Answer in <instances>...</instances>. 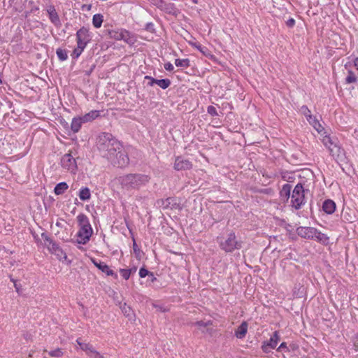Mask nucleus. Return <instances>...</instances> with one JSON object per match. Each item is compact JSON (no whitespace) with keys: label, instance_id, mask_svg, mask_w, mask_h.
Here are the masks:
<instances>
[{"label":"nucleus","instance_id":"f257e3e1","mask_svg":"<svg viewBox=\"0 0 358 358\" xmlns=\"http://www.w3.org/2000/svg\"><path fill=\"white\" fill-rule=\"evenodd\" d=\"M99 154L113 166L123 168L128 166L129 159L121 143L110 133L103 132L96 138Z\"/></svg>","mask_w":358,"mask_h":358},{"label":"nucleus","instance_id":"f03ea898","mask_svg":"<svg viewBox=\"0 0 358 358\" xmlns=\"http://www.w3.org/2000/svg\"><path fill=\"white\" fill-rule=\"evenodd\" d=\"M151 177L144 173H128L120 176L117 181L121 185L122 189L131 192L132 190H139L145 187L150 181Z\"/></svg>","mask_w":358,"mask_h":358},{"label":"nucleus","instance_id":"7ed1b4c3","mask_svg":"<svg viewBox=\"0 0 358 358\" xmlns=\"http://www.w3.org/2000/svg\"><path fill=\"white\" fill-rule=\"evenodd\" d=\"M77 221L80 229L76 235V243L85 245L89 242L93 234L92 228L88 217L83 213H80L77 216Z\"/></svg>","mask_w":358,"mask_h":358},{"label":"nucleus","instance_id":"20e7f679","mask_svg":"<svg viewBox=\"0 0 358 358\" xmlns=\"http://www.w3.org/2000/svg\"><path fill=\"white\" fill-rule=\"evenodd\" d=\"M305 189L301 183H298L294 188L291 196V204L296 210H299L305 204Z\"/></svg>","mask_w":358,"mask_h":358},{"label":"nucleus","instance_id":"39448f33","mask_svg":"<svg viewBox=\"0 0 358 358\" xmlns=\"http://www.w3.org/2000/svg\"><path fill=\"white\" fill-rule=\"evenodd\" d=\"M41 237L44 241V245L52 253L56 255L59 260L66 259V255L59 245L53 241V240L48 236L45 233L41 234Z\"/></svg>","mask_w":358,"mask_h":358},{"label":"nucleus","instance_id":"423d86ee","mask_svg":"<svg viewBox=\"0 0 358 358\" xmlns=\"http://www.w3.org/2000/svg\"><path fill=\"white\" fill-rule=\"evenodd\" d=\"M219 243L220 248L226 252H232L242 248V242L236 240L234 232L230 233L226 240L221 241Z\"/></svg>","mask_w":358,"mask_h":358},{"label":"nucleus","instance_id":"0eeeda50","mask_svg":"<svg viewBox=\"0 0 358 358\" xmlns=\"http://www.w3.org/2000/svg\"><path fill=\"white\" fill-rule=\"evenodd\" d=\"M91 41V36L90 34L89 29L83 27L76 33L77 44L86 47Z\"/></svg>","mask_w":358,"mask_h":358},{"label":"nucleus","instance_id":"6e6552de","mask_svg":"<svg viewBox=\"0 0 358 358\" xmlns=\"http://www.w3.org/2000/svg\"><path fill=\"white\" fill-rule=\"evenodd\" d=\"M61 165L71 172H74L77 169L76 159L70 153L66 154L62 157Z\"/></svg>","mask_w":358,"mask_h":358},{"label":"nucleus","instance_id":"1a4fd4ad","mask_svg":"<svg viewBox=\"0 0 358 358\" xmlns=\"http://www.w3.org/2000/svg\"><path fill=\"white\" fill-rule=\"evenodd\" d=\"M173 168L176 171H187L192 168V162L182 156H178L175 159Z\"/></svg>","mask_w":358,"mask_h":358},{"label":"nucleus","instance_id":"9d476101","mask_svg":"<svg viewBox=\"0 0 358 358\" xmlns=\"http://www.w3.org/2000/svg\"><path fill=\"white\" fill-rule=\"evenodd\" d=\"M316 229L314 227H299L296 229V234L303 238L314 239L315 236Z\"/></svg>","mask_w":358,"mask_h":358},{"label":"nucleus","instance_id":"9b49d317","mask_svg":"<svg viewBox=\"0 0 358 358\" xmlns=\"http://www.w3.org/2000/svg\"><path fill=\"white\" fill-rule=\"evenodd\" d=\"M280 339L278 331H275L273 332L271 338L268 342H264L262 346V349L264 352H268V348L275 349L277 346L278 342Z\"/></svg>","mask_w":358,"mask_h":358},{"label":"nucleus","instance_id":"f8f14e48","mask_svg":"<svg viewBox=\"0 0 358 358\" xmlns=\"http://www.w3.org/2000/svg\"><path fill=\"white\" fill-rule=\"evenodd\" d=\"M92 261L96 267H97L102 272L105 273L107 275L113 276L115 279L117 278V275L104 262L96 261V259H92Z\"/></svg>","mask_w":358,"mask_h":358},{"label":"nucleus","instance_id":"ddd939ff","mask_svg":"<svg viewBox=\"0 0 358 358\" xmlns=\"http://www.w3.org/2000/svg\"><path fill=\"white\" fill-rule=\"evenodd\" d=\"M161 203L163 209H171L176 210L180 208V205L176 202V199L173 197H169L166 199H162L158 201V203Z\"/></svg>","mask_w":358,"mask_h":358},{"label":"nucleus","instance_id":"4468645a","mask_svg":"<svg viewBox=\"0 0 358 358\" xmlns=\"http://www.w3.org/2000/svg\"><path fill=\"white\" fill-rule=\"evenodd\" d=\"M47 12L48 13L49 18L52 23H53L57 27L61 25V22L59 15L54 6H49L47 9Z\"/></svg>","mask_w":358,"mask_h":358},{"label":"nucleus","instance_id":"2eb2a0df","mask_svg":"<svg viewBox=\"0 0 358 358\" xmlns=\"http://www.w3.org/2000/svg\"><path fill=\"white\" fill-rule=\"evenodd\" d=\"M76 342L78 345L80 346V348L83 351H85L87 354L90 355L91 357L92 356H94L95 353L97 352L96 350H94L92 345H90V343L82 342L80 338H78L76 340Z\"/></svg>","mask_w":358,"mask_h":358},{"label":"nucleus","instance_id":"dca6fc26","mask_svg":"<svg viewBox=\"0 0 358 358\" xmlns=\"http://www.w3.org/2000/svg\"><path fill=\"white\" fill-rule=\"evenodd\" d=\"M322 209L326 213L331 215L336 210V203L331 199H327L323 202Z\"/></svg>","mask_w":358,"mask_h":358},{"label":"nucleus","instance_id":"f3484780","mask_svg":"<svg viewBox=\"0 0 358 358\" xmlns=\"http://www.w3.org/2000/svg\"><path fill=\"white\" fill-rule=\"evenodd\" d=\"M213 324V322L211 320H208L207 322H203L202 320L197 321L194 323H193V325L198 327L202 333L208 332L210 334H212L213 329H207L205 330L204 329L208 326H210Z\"/></svg>","mask_w":358,"mask_h":358},{"label":"nucleus","instance_id":"a211bd4d","mask_svg":"<svg viewBox=\"0 0 358 358\" xmlns=\"http://www.w3.org/2000/svg\"><path fill=\"white\" fill-rule=\"evenodd\" d=\"M99 116V110H91L90 112L86 113L85 115L81 116L80 119H82L83 123H85L95 120Z\"/></svg>","mask_w":358,"mask_h":358},{"label":"nucleus","instance_id":"6ab92c4d","mask_svg":"<svg viewBox=\"0 0 358 358\" xmlns=\"http://www.w3.org/2000/svg\"><path fill=\"white\" fill-rule=\"evenodd\" d=\"M292 190V185L286 183L283 185L281 190L280 191V197L283 198L285 201H288L290 197Z\"/></svg>","mask_w":358,"mask_h":358},{"label":"nucleus","instance_id":"aec40b11","mask_svg":"<svg viewBox=\"0 0 358 358\" xmlns=\"http://www.w3.org/2000/svg\"><path fill=\"white\" fill-rule=\"evenodd\" d=\"M83 124L82 119H80V116L76 117L73 118L71 124V129L73 131V133H77L81 128L82 124Z\"/></svg>","mask_w":358,"mask_h":358},{"label":"nucleus","instance_id":"412c9836","mask_svg":"<svg viewBox=\"0 0 358 358\" xmlns=\"http://www.w3.org/2000/svg\"><path fill=\"white\" fill-rule=\"evenodd\" d=\"M248 331V324L245 322H243L235 331V335L238 338H243L245 336Z\"/></svg>","mask_w":358,"mask_h":358},{"label":"nucleus","instance_id":"4be33fe9","mask_svg":"<svg viewBox=\"0 0 358 358\" xmlns=\"http://www.w3.org/2000/svg\"><path fill=\"white\" fill-rule=\"evenodd\" d=\"M314 239L324 245H327L329 243V237L325 234L322 233L317 229H316L315 236H314Z\"/></svg>","mask_w":358,"mask_h":358},{"label":"nucleus","instance_id":"5701e85b","mask_svg":"<svg viewBox=\"0 0 358 358\" xmlns=\"http://www.w3.org/2000/svg\"><path fill=\"white\" fill-rule=\"evenodd\" d=\"M69 185L65 182L58 183L54 189V192L56 195H61L68 189Z\"/></svg>","mask_w":358,"mask_h":358},{"label":"nucleus","instance_id":"b1692460","mask_svg":"<svg viewBox=\"0 0 358 358\" xmlns=\"http://www.w3.org/2000/svg\"><path fill=\"white\" fill-rule=\"evenodd\" d=\"M310 124H311L317 131V132L320 133L322 130H324L323 127L321 125L320 122L316 119L315 117H313V115L307 119Z\"/></svg>","mask_w":358,"mask_h":358},{"label":"nucleus","instance_id":"393cba45","mask_svg":"<svg viewBox=\"0 0 358 358\" xmlns=\"http://www.w3.org/2000/svg\"><path fill=\"white\" fill-rule=\"evenodd\" d=\"M323 143L324 145L328 148V149L330 151V153L334 155V149L335 148H337L338 149V148L334 145L331 141V139L328 137V136H325L323 138Z\"/></svg>","mask_w":358,"mask_h":358},{"label":"nucleus","instance_id":"a878e982","mask_svg":"<svg viewBox=\"0 0 358 358\" xmlns=\"http://www.w3.org/2000/svg\"><path fill=\"white\" fill-rule=\"evenodd\" d=\"M79 198L82 201H87L91 197L90 190L88 187H82L79 192Z\"/></svg>","mask_w":358,"mask_h":358},{"label":"nucleus","instance_id":"bb28decb","mask_svg":"<svg viewBox=\"0 0 358 358\" xmlns=\"http://www.w3.org/2000/svg\"><path fill=\"white\" fill-rule=\"evenodd\" d=\"M124 36H125V37H124L123 41L130 45H134L137 41L136 36L127 30Z\"/></svg>","mask_w":358,"mask_h":358},{"label":"nucleus","instance_id":"cd10ccee","mask_svg":"<svg viewBox=\"0 0 358 358\" xmlns=\"http://www.w3.org/2000/svg\"><path fill=\"white\" fill-rule=\"evenodd\" d=\"M103 20V16L101 14H95L92 18V24L95 28L101 27Z\"/></svg>","mask_w":358,"mask_h":358},{"label":"nucleus","instance_id":"c85d7f7f","mask_svg":"<svg viewBox=\"0 0 358 358\" xmlns=\"http://www.w3.org/2000/svg\"><path fill=\"white\" fill-rule=\"evenodd\" d=\"M156 85L160 87L163 90L167 89L171 84V80L169 78H164L161 80H156Z\"/></svg>","mask_w":358,"mask_h":358},{"label":"nucleus","instance_id":"c756f323","mask_svg":"<svg viewBox=\"0 0 358 358\" xmlns=\"http://www.w3.org/2000/svg\"><path fill=\"white\" fill-rule=\"evenodd\" d=\"M175 64L178 67L188 68L190 66V61L189 59H176Z\"/></svg>","mask_w":358,"mask_h":358},{"label":"nucleus","instance_id":"7c9ffc66","mask_svg":"<svg viewBox=\"0 0 358 358\" xmlns=\"http://www.w3.org/2000/svg\"><path fill=\"white\" fill-rule=\"evenodd\" d=\"M85 48V47L77 44V47L73 50L71 53L72 58L78 59Z\"/></svg>","mask_w":358,"mask_h":358},{"label":"nucleus","instance_id":"2f4dec72","mask_svg":"<svg viewBox=\"0 0 358 358\" xmlns=\"http://www.w3.org/2000/svg\"><path fill=\"white\" fill-rule=\"evenodd\" d=\"M125 31L126 30H122L121 31H113L110 32V37L115 40H123L124 37H125V36H124Z\"/></svg>","mask_w":358,"mask_h":358},{"label":"nucleus","instance_id":"473e14b6","mask_svg":"<svg viewBox=\"0 0 358 358\" xmlns=\"http://www.w3.org/2000/svg\"><path fill=\"white\" fill-rule=\"evenodd\" d=\"M56 54L60 61H65L68 58L67 51L64 49H57Z\"/></svg>","mask_w":358,"mask_h":358},{"label":"nucleus","instance_id":"72a5a7b5","mask_svg":"<svg viewBox=\"0 0 358 358\" xmlns=\"http://www.w3.org/2000/svg\"><path fill=\"white\" fill-rule=\"evenodd\" d=\"M48 352V355L50 357H57V358L62 357L63 355H64L62 349V348H59L55 349V350H54L49 351Z\"/></svg>","mask_w":358,"mask_h":358},{"label":"nucleus","instance_id":"f704fd0d","mask_svg":"<svg viewBox=\"0 0 358 358\" xmlns=\"http://www.w3.org/2000/svg\"><path fill=\"white\" fill-rule=\"evenodd\" d=\"M193 46H194L197 50H199L201 52H202V54L205 56H208L210 55L209 53V50L208 49L205 47V46H202L201 44L199 43H194L192 44Z\"/></svg>","mask_w":358,"mask_h":358},{"label":"nucleus","instance_id":"c9c22d12","mask_svg":"<svg viewBox=\"0 0 358 358\" xmlns=\"http://www.w3.org/2000/svg\"><path fill=\"white\" fill-rule=\"evenodd\" d=\"M357 81V77L352 71H348V76L345 78V83L347 84L355 83Z\"/></svg>","mask_w":358,"mask_h":358},{"label":"nucleus","instance_id":"e433bc0d","mask_svg":"<svg viewBox=\"0 0 358 358\" xmlns=\"http://www.w3.org/2000/svg\"><path fill=\"white\" fill-rule=\"evenodd\" d=\"M120 273L122 275V276L123 277V278H124L125 280H128L131 274L132 273V269L120 268Z\"/></svg>","mask_w":358,"mask_h":358},{"label":"nucleus","instance_id":"4c0bfd02","mask_svg":"<svg viewBox=\"0 0 358 358\" xmlns=\"http://www.w3.org/2000/svg\"><path fill=\"white\" fill-rule=\"evenodd\" d=\"M300 111L306 116L307 119L312 116L310 110L306 106H302L301 107Z\"/></svg>","mask_w":358,"mask_h":358},{"label":"nucleus","instance_id":"58836bf2","mask_svg":"<svg viewBox=\"0 0 358 358\" xmlns=\"http://www.w3.org/2000/svg\"><path fill=\"white\" fill-rule=\"evenodd\" d=\"M150 273V271H149L148 269H146L144 267H142L139 270V276L143 278L146 276H148Z\"/></svg>","mask_w":358,"mask_h":358},{"label":"nucleus","instance_id":"ea45409f","mask_svg":"<svg viewBox=\"0 0 358 358\" xmlns=\"http://www.w3.org/2000/svg\"><path fill=\"white\" fill-rule=\"evenodd\" d=\"M207 112L212 116H217L218 113L216 108L213 106H209L207 108Z\"/></svg>","mask_w":358,"mask_h":358},{"label":"nucleus","instance_id":"a19ab883","mask_svg":"<svg viewBox=\"0 0 358 358\" xmlns=\"http://www.w3.org/2000/svg\"><path fill=\"white\" fill-rule=\"evenodd\" d=\"M144 79L148 80V85L151 87L155 84L157 80L156 78H154L150 76H145Z\"/></svg>","mask_w":358,"mask_h":358},{"label":"nucleus","instance_id":"79ce46f5","mask_svg":"<svg viewBox=\"0 0 358 358\" xmlns=\"http://www.w3.org/2000/svg\"><path fill=\"white\" fill-rule=\"evenodd\" d=\"M145 29L148 31H150L151 33H154L155 32V28H154V24L152 22H148L145 24Z\"/></svg>","mask_w":358,"mask_h":358},{"label":"nucleus","instance_id":"37998d69","mask_svg":"<svg viewBox=\"0 0 358 358\" xmlns=\"http://www.w3.org/2000/svg\"><path fill=\"white\" fill-rule=\"evenodd\" d=\"M122 310L125 315L129 316L131 310L130 307L127 306L126 304H124V306L122 308Z\"/></svg>","mask_w":358,"mask_h":358},{"label":"nucleus","instance_id":"c03bdc74","mask_svg":"<svg viewBox=\"0 0 358 358\" xmlns=\"http://www.w3.org/2000/svg\"><path fill=\"white\" fill-rule=\"evenodd\" d=\"M155 4L157 7L160 8L161 9L164 8V2L163 0H155Z\"/></svg>","mask_w":358,"mask_h":358},{"label":"nucleus","instance_id":"a18cd8bd","mask_svg":"<svg viewBox=\"0 0 358 358\" xmlns=\"http://www.w3.org/2000/svg\"><path fill=\"white\" fill-rule=\"evenodd\" d=\"M164 69L166 71H172L173 70L174 67L171 63L167 62L164 64Z\"/></svg>","mask_w":358,"mask_h":358},{"label":"nucleus","instance_id":"49530a36","mask_svg":"<svg viewBox=\"0 0 358 358\" xmlns=\"http://www.w3.org/2000/svg\"><path fill=\"white\" fill-rule=\"evenodd\" d=\"M11 281H13V283H14V287H15V288L16 289V292L17 293H20V288H21L20 284H18L15 280L12 279V278H11Z\"/></svg>","mask_w":358,"mask_h":358},{"label":"nucleus","instance_id":"de8ad7c7","mask_svg":"<svg viewBox=\"0 0 358 358\" xmlns=\"http://www.w3.org/2000/svg\"><path fill=\"white\" fill-rule=\"evenodd\" d=\"M286 24L289 27H292L295 24V20L293 18H289L287 21Z\"/></svg>","mask_w":358,"mask_h":358},{"label":"nucleus","instance_id":"09e8293b","mask_svg":"<svg viewBox=\"0 0 358 358\" xmlns=\"http://www.w3.org/2000/svg\"><path fill=\"white\" fill-rule=\"evenodd\" d=\"M133 249H134V252L138 255L139 252H140V248H138V246L137 245L136 243L135 242V241H134V243H133Z\"/></svg>","mask_w":358,"mask_h":358},{"label":"nucleus","instance_id":"8fccbe9b","mask_svg":"<svg viewBox=\"0 0 358 358\" xmlns=\"http://www.w3.org/2000/svg\"><path fill=\"white\" fill-rule=\"evenodd\" d=\"M282 349H286V350H287V351H288V348H287V343H285V342L282 343L280 345V346L278 347V350H278V351H281Z\"/></svg>","mask_w":358,"mask_h":358},{"label":"nucleus","instance_id":"3c124183","mask_svg":"<svg viewBox=\"0 0 358 358\" xmlns=\"http://www.w3.org/2000/svg\"><path fill=\"white\" fill-rule=\"evenodd\" d=\"M148 278L150 279V280L153 282H155V280H157V278L155 276L154 273L152 272H150L149 275H148Z\"/></svg>","mask_w":358,"mask_h":358},{"label":"nucleus","instance_id":"603ef678","mask_svg":"<svg viewBox=\"0 0 358 358\" xmlns=\"http://www.w3.org/2000/svg\"><path fill=\"white\" fill-rule=\"evenodd\" d=\"M91 8H92V5L91 4H84L82 6L83 10L86 9L87 10H90Z\"/></svg>","mask_w":358,"mask_h":358},{"label":"nucleus","instance_id":"864d4df0","mask_svg":"<svg viewBox=\"0 0 358 358\" xmlns=\"http://www.w3.org/2000/svg\"><path fill=\"white\" fill-rule=\"evenodd\" d=\"M92 358H104L103 355H101L98 351L95 353L94 356H92Z\"/></svg>","mask_w":358,"mask_h":358},{"label":"nucleus","instance_id":"5fc2aeb1","mask_svg":"<svg viewBox=\"0 0 358 358\" xmlns=\"http://www.w3.org/2000/svg\"><path fill=\"white\" fill-rule=\"evenodd\" d=\"M354 65L358 70V57L355 58V59L354 60Z\"/></svg>","mask_w":358,"mask_h":358},{"label":"nucleus","instance_id":"6e6d98bb","mask_svg":"<svg viewBox=\"0 0 358 358\" xmlns=\"http://www.w3.org/2000/svg\"><path fill=\"white\" fill-rule=\"evenodd\" d=\"M38 10V7H34V8H31V12H33L34 10Z\"/></svg>","mask_w":358,"mask_h":358},{"label":"nucleus","instance_id":"4d7b16f0","mask_svg":"<svg viewBox=\"0 0 358 358\" xmlns=\"http://www.w3.org/2000/svg\"><path fill=\"white\" fill-rule=\"evenodd\" d=\"M131 269H132V273H135L136 271V268H135V267Z\"/></svg>","mask_w":358,"mask_h":358},{"label":"nucleus","instance_id":"13d9d810","mask_svg":"<svg viewBox=\"0 0 358 358\" xmlns=\"http://www.w3.org/2000/svg\"><path fill=\"white\" fill-rule=\"evenodd\" d=\"M15 11H18V12H20V11H21V9H18V8H15Z\"/></svg>","mask_w":358,"mask_h":358},{"label":"nucleus","instance_id":"bf43d9fd","mask_svg":"<svg viewBox=\"0 0 358 358\" xmlns=\"http://www.w3.org/2000/svg\"><path fill=\"white\" fill-rule=\"evenodd\" d=\"M194 3H197V0H193Z\"/></svg>","mask_w":358,"mask_h":358},{"label":"nucleus","instance_id":"052dcab7","mask_svg":"<svg viewBox=\"0 0 358 358\" xmlns=\"http://www.w3.org/2000/svg\"><path fill=\"white\" fill-rule=\"evenodd\" d=\"M15 0H10L9 2H13Z\"/></svg>","mask_w":358,"mask_h":358},{"label":"nucleus","instance_id":"680f3d73","mask_svg":"<svg viewBox=\"0 0 358 358\" xmlns=\"http://www.w3.org/2000/svg\"><path fill=\"white\" fill-rule=\"evenodd\" d=\"M1 83V80L0 79V84Z\"/></svg>","mask_w":358,"mask_h":358}]
</instances>
